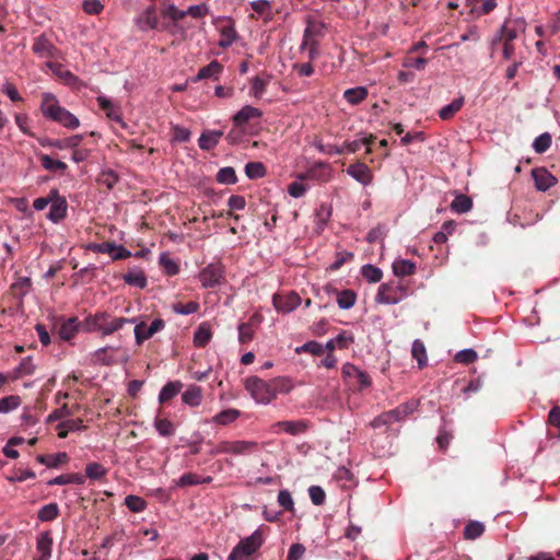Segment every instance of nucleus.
Instances as JSON below:
<instances>
[{"label": "nucleus", "instance_id": "obj_17", "mask_svg": "<svg viewBox=\"0 0 560 560\" xmlns=\"http://www.w3.org/2000/svg\"><path fill=\"white\" fill-rule=\"evenodd\" d=\"M419 406L416 400H409L400 404L395 409L388 411L392 422L404 421L409 415L415 412Z\"/></svg>", "mask_w": 560, "mask_h": 560}, {"label": "nucleus", "instance_id": "obj_51", "mask_svg": "<svg viewBox=\"0 0 560 560\" xmlns=\"http://www.w3.org/2000/svg\"><path fill=\"white\" fill-rule=\"evenodd\" d=\"M106 474L107 469L100 463L93 462L85 466V477L90 478L91 480H100L105 477Z\"/></svg>", "mask_w": 560, "mask_h": 560}, {"label": "nucleus", "instance_id": "obj_53", "mask_svg": "<svg viewBox=\"0 0 560 560\" xmlns=\"http://www.w3.org/2000/svg\"><path fill=\"white\" fill-rule=\"evenodd\" d=\"M125 504L129 511L133 513H140L145 510L147 502L141 497L129 494L125 498Z\"/></svg>", "mask_w": 560, "mask_h": 560}, {"label": "nucleus", "instance_id": "obj_38", "mask_svg": "<svg viewBox=\"0 0 560 560\" xmlns=\"http://www.w3.org/2000/svg\"><path fill=\"white\" fill-rule=\"evenodd\" d=\"M59 511L57 503H48L38 510L37 518L40 522H52L58 517Z\"/></svg>", "mask_w": 560, "mask_h": 560}, {"label": "nucleus", "instance_id": "obj_14", "mask_svg": "<svg viewBox=\"0 0 560 560\" xmlns=\"http://www.w3.org/2000/svg\"><path fill=\"white\" fill-rule=\"evenodd\" d=\"M136 24L141 31L155 30L159 24L156 9L154 5L148 7L137 19Z\"/></svg>", "mask_w": 560, "mask_h": 560}, {"label": "nucleus", "instance_id": "obj_7", "mask_svg": "<svg viewBox=\"0 0 560 560\" xmlns=\"http://www.w3.org/2000/svg\"><path fill=\"white\" fill-rule=\"evenodd\" d=\"M52 201H50V209L47 219L52 223H59L67 217L68 202L66 197L61 196L58 189H51Z\"/></svg>", "mask_w": 560, "mask_h": 560}, {"label": "nucleus", "instance_id": "obj_46", "mask_svg": "<svg viewBox=\"0 0 560 560\" xmlns=\"http://www.w3.org/2000/svg\"><path fill=\"white\" fill-rule=\"evenodd\" d=\"M518 34L520 33H517L514 27H511V24L509 22H505L501 26L499 33L493 38V44H497L501 39H503V42L513 43V40L518 36Z\"/></svg>", "mask_w": 560, "mask_h": 560}, {"label": "nucleus", "instance_id": "obj_19", "mask_svg": "<svg viewBox=\"0 0 560 560\" xmlns=\"http://www.w3.org/2000/svg\"><path fill=\"white\" fill-rule=\"evenodd\" d=\"M262 112L259 108L245 105L234 115L233 121L236 127H242L250 119L260 118Z\"/></svg>", "mask_w": 560, "mask_h": 560}, {"label": "nucleus", "instance_id": "obj_15", "mask_svg": "<svg viewBox=\"0 0 560 560\" xmlns=\"http://www.w3.org/2000/svg\"><path fill=\"white\" fill-rule=\"evenodd\" d=\"M52 537L50 532H43L38 535L36 540V551L39 555L35 560H49L52 550Z\"/></svg>", "mask_w": 560, "mask_h": 560}, {"label": "nucleus", "instance_id": "obj_11", "mask_svg": "<svg viewBox=\"0 0 560 560\" xmlns=\"http://www.w3.org/2000/svg\"><path fill=\"white\" fill-rule=\"evenodd\" d=\"M532 176L539 191H546L557 184V178L545 167L534 168Z\"/></svg>", "mask_w": 560, "mask_h": 560}, {"label": "nucleus", "instance_id": "obj_50", "mask_svg": "<svg viewBox=\"0 0 560 560\" xmlns=\"http://www.w3.org/2000/svg\"><path fill=\"white\" fill-rule=\"evenodd\" d=\"M245 174L249 179L262 178L266 175V167L261 162H248L245 165Z\"/></svg>", "mask_w": 560, "mask_h": 560}, {"label": "nucleus", "instance_id": "obj_54", "mask_svg": "<svg viewBox=\"0 0 560 560\" xmlns=\"http://www.w3.org/2000/svg\"><path fill=\"white\" fill-rule=\"evenodd\" d=\"M160 265L168 276H175L179 272L178 265L170 257L167 253H162L159 257Z\"/></svg>", "mask_w": 560, "mask_h": 560}, {"label": "nucleus", "instance_id": "obj_23", "mask_svg": "<svg viewBox=\"0 0 560 560\" xmlns=\"http://www.w3.org/2000/svg\"><path fill=\"white\" fill-rule=\"evenodd\" d=\"M122 280L125 283L139 289H144L148 284L144 271L138 267L129 269L128 272L122 276Z\"/></svg>", "mask_w": 560, "mask_h": 560}, {"label": "nucleus", "instance_id": "obj_49", "mask_svg": "<svg viewBox=\"0 0 560 560\" xmlns=\"http://www.w3.org/2000/svg\"><path fill=\"white\" fill-rule=\"evenodd\" d=\"M313 147L318 150V152L323 153V154H328V155H340V154H343L345 152V148L343 147H338V145H335V144H325L323 143V141L320 139H315L314 142H313Z\"/></svg>", "mask_w": 560, "mask_h": 560}, {"label": "nucleus", "instance_id": "obj_64", "mask_svg": "<svg viewBox=\"0 0 560 560\" xmlns=\"http://www.w3.org/2000/svg\"><path fill=\"white\" fill-rule=\"evenodd\" d=\"M268 82H269L268 79H264L260 77H255L252 80V90H253V94L256 98H260L264 95Z\"/></svg>", "mask_w": 560, "mask_h": 560}, {"label": "nucleus", "instance_id": "obj_32", "mask_svg": "<svg viewBox=\"0 0 560 560\" xmlns=\"http://www.w3.org/2000/svg\"><path fill=\"white\" fill-rule=\"evenodd\" d=\"M392 268L394 275L397 277L411 276L416 272V265L409 259H395Z\"/></svg>", "mask_w": 560, "mask_h": 560}, {"label": "nucleus", "instance_id": "obj_41", "mask_svg": "<svg viewBox=\"0 0 560 560\" xmlns=\"http://www.w3.org/2000/svg\"><path fill=\"white\" fill-rule=\"evenodd\" d=\"M79 324L77 317H70L67 322H65L60 329L59 336L62 340H70L74 337L78 331Z\"/></svg>", "mask_w": 560, "mask_h": 560}, {"label": "nucleus", "instance_id": "obj_20", "mask_svg": "<svg viewBox=\"0 0 560 560\" xmlns=\"http://www.w3.org/2000/svg\"><path fill=\"white\" fill-rule=\"evenodd\" d=\"M32 50L42 58H49L54 56L56 47L45 35H39L34 39Z\"/></svg>", "mask_w": 560, "mask_h": 560}, {"label": "nucleus", "instance_id": "obj_21", "mask_svg": "<svg viewBox=\"0 0 560 560\" xmlns=\"http://www.w3.org/2000/svg\"><path fill=\"white\" fill-rule=\"evenodd\" d=\"M96 101L109 119L122 124L121 112L116 103L105 96H97Z\"/></svg>", "mask_w": 560, "mask_h": 560}, {"label": "nucleus", "instance_id": "obj_26", "mask_svg": "<svg viewBox=\"0 0 560 560\" xmlns=\"http://www.w3.org/2000/svg\"><path fill=\"white\" fill-rule=\"evenodd\" d=\"M69 459L66 452H59L50 455H37L36 462L47 466L48 468H57L59 465L67 463Z\"/></svg>", "mask_w": 560, "mask_h": 560}, {"label": "nucleus", "instance_id": "obj_3", "mask_svg": "<svg viewBox=\"0 0 560 560\" xmlns=\"http://www.w3.org/2000/svg\"><path fill=\"white\" fill-rule=\"evenodd\" d=\"M409 295V285L401 280H392L378 287L375 302L396 305Z\"/></svg>", "mask_w": 560, "mask_h": 560}, {"label": "nucleus", "instance_id": "obj_9", "mask_svg": "<svg viewBox=\"0 0 560 560\" xmlns=\"http://www.w3.org/2000/svg\"><path fill=\"white\" fill-rule=\"evenodd\" d=\"M226 454L236 456H246L258 450V443L256 441L236 440L225 441Z\"/></svg>", "mask_w": 560, "mask_h": 560}, {"label": "nucleus", "instance_id": "obj_5", "mask_svg": "<svg viewBox=\"0 0 560 560\" xmlns=\"http://www.w3.org/2000/svg\"><path fill=\"white\" fill-rule=\"evenodd\" d=\"M245 389L258 404L267 405L272 400L270 381H264L258 376H250L245 380Z\"/></svg>", "mask_w": 560, "mask_h": 560}, {"label": "nucleus", "instance_id": "obj_58", "mask_svg": "<svg viewBox=\"0 0 560 560\" xmlns=\"http://www.w3.org/2000/svg\"><path fill=\"white\" fill-rule=\"evenodd\" d=\"M162 28L173 36H178L180 38H186L187 36V27L182 25L179 21L164 23Z\"/></svg>", "mask_w": 560, "mask_h": 560}, {"label": "nucleus", "instance_id": "obj_61", "mask_svg": "<svg viewBox=\"0 0 560 560\" xmlns=\"http://www.w3.org/2000/svg\"><path fill=\"white\" fill-rule=\"evenodd\" d=\"M296 353L310 352L315 355H320L324 352V346L317 341H308L295 349Z\"/></svg>", "mask_w": 560, "mask_h": 560}, {"label": "nucleus", "instance_id": "obj_62", "mask_svg": "<svg viewBox=\"0 0 560 560\" xmlns=\"http://www.w3.org/2000/svg\"><path fill=\"white\" fill-rule=\"evenodd\" d=\"M163 15L168 18L171 22H177L180 21L186 16L185 10H179L175 4H168L163 10Z\"/></svg>", "mask_w": 560, "mask_h": 560}, {"label": "nucleus", "instance_id": "obj_27", "mask_svg": "<svg viewBox=\"0 0 560 560\" xmlns=\"http://www.w3.org/2000/svg\"><path fill=\"white\" fill-rule=\"evenodd\" d=\"M85 477L80 472L63 474L50 479L48 486H63V485H83Z\"/></svg>", "mask_w": 560, "mask_h": 560}, {"label": "nucleus", "instance_id": "obj_63", "mask_svg": "<svg viewBox=\"0 0 560 560\" xmlns=\"http://www.w3.org/2000/svg\"><path fill=\"white\" fill-rule=\"evenodd\" d=\"M308 495L311 498V501L315 505H322L325 502V499H326L325 491L319 486H311L308 488Z\"/></svg>", "mask_w": 560, "mask_h": 560}, {"label": "nucleus", "instance_id": "obj_36", "mask_svg": "<svg viewBox=\"0 0 560 560\" xmlns=\"http://www.w3.org/2000/svg\"><path fill=\"white\" fill-rule=\"evenodd\" d=\"M237 37V33L233 25L223 26L220 28V39L218 45L221 48H229L233 45Z\"/></svg>", "mask_w": 560, "mask_h": 560}, {"label": "nucleus", "instance_id": "obj_56", "mask_svg": "<svg viewBox=\"0 0 560 560\" xmlns=\"http://www.w3.org/2000/svg\"><path fill=\"white\" fill-rule=\"evenodd\" d=\"M82 140V135H74L63 140H55L50 144L60 150L68 148L74 149L81 143Z\"/></svg>", "mask_w": 560, "mask_h": 560}, {"label": "nucleus", "instance_id": "obj_34", "mask_svg": "<svg viewBox=\"0 0 560 560\" xmlns=\"http://www.w3.org/2000/svg\"><path fill=\"white\" fill-rule=\"evenodd\" d=\"M48 67L52 69L54 73L60 78L66 84L74 86L79 82V78L71 71L65 69L61 65H55L49 62Z\"/></svg>", "mask_w": 560, "mask_h": 560}, {"label": "nucleus", "instance_id": "obj_52", "mask_svg": "<svg viewBox=\"0 0 560 560\" xmlns=\"http://www.w3.org/2000/svg\"><path fill=\"white\" fill-rule=\"evenodd\" d=\"M412 357L417 360L419 368L427 365V351L423 342L416 339L411 347Z\"/></svg>", "mask_w": 560, "mask_h": 560}, {"label": "nucleus", "instance_id": "obj_39", "mask_svg": "<svg viewBox=\"0 0 560 560\" xmlns=\"http://www.w3.org/2000/svg\"><path fill=\"white\" fill-rule=\"evenodd\" d=\"M355 301L357 294L352 290H342L337 293V304L340 310H350Z\"/></svg>", "mask_w": 560, "mask_h": 560}, {"label": "nucleus", "instance_id": "obj_13", "mask_svg": "<svg viewBox=\"0 0 560 560\" xmlns=\"http://www.w3.org/2000/svg\"><path fill=\"white\" fill-rule=\"evenodd\" d=\"M347 173L353 179H355L357 182H359L360 184H362L364 186L370 185L373 180L372 172L369 168V166L365 165L364 163L358 162V163L351 164L347 168Z\"/></svg>", "mask_w": 560, "mask_h": 560}, {"label": "nucleus", "instance_id": "obj_10", "mask_svg": "<svg viewBox=\"0 0 560 560\" xmlns=\"http://www.w3.org/2000/svg\"><path fill=\"white\" fill-rule=\"evenodd\" d=\"M165 327V322L161 318L154 319L150 326L145 329V334H142V329L145 328L143 322L137 323L133 329L135 339L137 345L143 343L144 340L151 338L154 334L161 331Z\"/></svg>", "mask_w": 560, "mask_h": 560}, {"label": "nucleus", "instance_id": "obj_6", "mask_svg": "<svg viewBox=\"0 0 560 560\" xmlns=\"http://www.w3.org/2000/svg\"><path fill=\"white\" fill-rule=\"evenodd\" d=\"M223 275V265L220 261H213L200 270L198 279L202 288H214L221 283Z\"/></svg>", "mask_w": 560, "mask_h": 560}, {"label": "nucleus", "instance_id": "obj_55", "mask_svg": "<svg viewBox=\"0 0 560 560\" xmlns=\"http://www.w3.org/2000/svg\"><path fill=\"white\" fill-rule=\"evenodd\" d=\"M552 139L549 132L538 136L533 142V149L536 153H545L551 145Z\"/></svg>", "mask_w": 560, "mask_h": 560}, {"label": "nucleus", "instance_id": "obj_8", "mask_svg": "<svg viewBox=\"0 0 560 560\" xmlns=\"http://www.w3.org/2000/svg\"><path fill=\"white\" fill-rule=\"evenodd\" d=\"M90 248L95 253L108 254L114 260L126 259L131 256L129 249L114 242L94 243L90 245Z\"/></svg>", "mask_w": 560, "mask_h": 560}, {"label": "nucleus", "instance_id": "obj_42", "mask_svg": "<svg viewBox=\"0 0 560 560\" xmlns=\"http://www.w3.org/2000/svg\"><path fill=\"white\" fill-rule=\"evenodd\" d=\"M42 166L50 172H65L68 168V165L60 161V160H54L48 154H40L39 155Z\"/></svg>", "mask_w": 560, "mask_h": 560}, {"label": "nucleus", "instance_id": "obj_25", "mask_svg": "<svg viewBox=\"0 0 560 560\" xmlns=\"http://www.w3.org/2000/svg\"><path fill=\"white\" fill-rule=\"evenodd\" d=\"M212 337L211 326L209 323H201L194 332V345L198 348L206 347Z\"/></svg>", "mask_w": 560, "mask_h": 560}, {"label": "nucleus", "instance_id": "obj_1", "mask_svg": "<svg viewBox=\"0 0 560 560\" xmlns=\"http://www.w3.org/2000/svg\"><path fill=\"white\" fill-rule=\"evenodd\" d=\"M137 318L115 317L107 312H97L84 319V327L90 332H101L102 336H109L120 330L127 324H136Z\"/></svg>", "mask_w": 560, "mask_h": 560}, {"label": "nucleus", "instance_id": "obj_33", "mask_svg": "<svg viewBox=\"0 0 560 560\" xmlns=\"http://www.w3.org/2000/svg\"><path fill=\"white\" fill-rule=\"evenodd\" d=\"M292 389L291 381L287 377H276L270 380V392L272 400L280 394H287Z\"/></svg>", "mask_w": 560, "mask_h": 560}, {"label": "nucleus", "instance_id": "obj_35", "mask_svg": "<svg viewBox=\"0 0 560 560\" xmlns=\"http://www.w3.org/2000/svg\"><path fill=\"white\" fill-rule=\"evenodd\" d=\"M366 96L368 89L365 86L351 88L346 90L343 93L345 100L352 105L360 104L366 98Z\"/></svg>", "mask_w": 560, "mask_h": 560}, {"label": "nucleus", "instance_id": "obj_45", "mask_svg": "<svg viewBox=\"0 0 560 560\" xmlns=\"http://www.w3.org/2000/svg\"><path fill=\"white\" fill-rule=\"evenodd\" d=\"M217 182L222 185H233L237 182L235 170L232 166H225L218 171Z\"/></svg>", "mask_w": 560, "mask_h": 560}, {"label": "nucleus", "instance_id": "obj_48", "mask_svg": "<svg viewBox=\"0 0 560 560\" xmlns=\"http://www.w3.org/2000/svg\"><path fill=\"white\" fill-rule=\"evenodd\" d=\"M485 525L478 521H470L464 529L466 539L474 540L479 538L485 533Z\"/></svg>", "mask_w": 560, "mask_h": 560}, {"label": "nucleus", "instance_id": "obj_18", "mask_svg": "<svg viewBox=\"0 0 560 560\" xmlns=\"http://www.w3.org/2000/svg\"><path fill=\"white\" fill-rule=\"evenodd\" d=\"M273 428H278L290 435H299L306 432L308 429V423L305 420H284L276 422Z\"/></svg>", "mask_w": 560, "mask_h": 560}, {"label": "nucleus", "instance_id": "obj_44", "mask_svg": "<svg viewBox=\"0 0 560 560\" xmlns=\"http://www.w3.org/2000/svg\"><path fill=\"white\" fill-rule=\"evenodd\" d=\"M153 425L161 436H172L175 433L174 424L166 418L156 417Z\"/></svg>", "mask_w": 560, "mask_h": 560}, {"label": "nucleus", "instance_id": "obj_28", "mask_svg": "<svg viewBox=\"0 0 560 560\" xmlns=\"http://www.w3.org/2000/svg\"><path fill=\"white\" fill-rule=\"evenodd\" d=\"M465 104V97L464 95H459L458 97L454 98L450 104L443 106L439 110V117L442 120H448L454 117V115L462 109V107Z\"/></svg>", "mask_w": 560, "mask_h": 560}, {"label": "nucleus", "instance_id": "obj_37", "mask_svg": "<svg viewBox=\"0 0 560 560\" xmlns=\"http://www.w3.org/2000/svg\"><path fill=\"white\" fill-rule=\"evenodd\" d=\"M374 139L375 138L373 136H369V137L363 136V137L352 140V141H346L343 148H345V150L347 149L348 152L354 153V152L359 151L361 148L366 147V152L370 153L371 152L370 145L374 141Z\"/></svg>", "mask_w": 560, "mask_h": 560}, {"label": "nucleus", "instance_id": "obj_29", "mask_svg": "<svg viewBox=\"0 0 560 560\" xmlns=\"http://www.w3.org/2000/svg\"><path fill=\"white\" fill-rule=\"evenodd\" d=\"M223 136L222 131H206L202 132L198 139V144L201 150L210 151L217 147L220 138Z\"/></svg>", "mask_w": 560, "mask_h": 560}, {"label": "nucleus", "instance_id": "obj_24", "mask_svg": "<svg viewBox=\"0 0 560 560\" xmlns=\"http://www.w3.org/2000/svg\"><path fill=\"white\" fill-rule=\"evenodd\" d=\"M222 71L223 66L218 60H212L209 65L199 69L197 75L192 79V81L198 82L203 79L218 80Z\"/></svg>", "mask_w": 560, "mask_h": 560}, {"label": "nucleus", "instance_id": "obj_4", "mask_svg": "<svg viewBox=\"0 0 560 560\" xmlns=\"http://www.w3.org/2000/svg\"><path fill=\"white\" fill-rule=\"evenodd\" d=\"M264 538L260 529H256L250 536L243 538L233 548L228 560H243L255 553L262 545Z\"/></svg>", "mask_w": 560, "mask_h": 560}, {"label": "nucleus", "instance_id": "obj_22", "mask_svg": "<svg viewBox=\"0 0 560 560\" xmlns=\"http://www.w3.org/2000/svg\"><path fill=\"white\" fill-rule=\"evenodd\" d=\"M183 383L180 381L167 382L160 390L158 396L159 404L163 405L175 396H177L183 389Z\"/></svg>", "mask_w": 560, "mask_h": 560}, {"label": "nucleus", "instance_id": "obj_47", "mask_svg": "<svg viewBox=\"0 0 560 560\" xmlns=\"http://www.w3.org/2000/svg\"><path fill=\"white\" fill-rule=\"evenodd\" d=\"M255 316L250 318L248 323H241L237 327L238 330V341L242 345L248 343L254 338V328H253V320Z\"/></svg>", "mask_w": 560, "mask_h": 560}, {"label": "nucleus", "instance_id": "obj_43", "mask_svg": "<svg viewBox=\"0 0 560 560\" xmlns=\"http://www.w3.org/2000/svg\"><path fill=\"white\" fill-rule=\"evenodd\" d=\"M361 275L366 281L371 283H377L383 278V271L378 267L371 264L362 266Z\"/></svg>", "mask_w": 560, "mask_h": 560}, {"label": "nucleus", "instance_id": "obj_31", "mask_svg": "<svg viewBox=\"0 0 560 560\" xmlns=\"http://www.w3.org/2000/svg\"><path fill=\"white\" fill-rule=\"evenodd\" d=\"M472 208V200L464 194H456L454 200L450 205V209L458 214L467 213Z\"/></svg>", "mask_w": 560, "mask_h": 560}, {"label": "nucleus", "instance_id": "obj_60", "mask_svg": "<svg viewBox=\"0 0 560 560\" xmlns=\"http://www.w3.org/2000/svg\"><path fill=\"white\" fill-rule=\"evenodd\" d=\"M334 342L339 349H348L354 342V336L352 332L342 330L334 338Z\"/></svg>", "mask_w": 560, "mask_h": 560}, {"label": "nucleus", "instance_id": "obj_57", "mask_svg": "<svg viewBox=\"0 0 560 560\" xmlns=\"http://www.w3.org/2000/svg\"><path fill=\"white\" fill-rule=\"evenodd\" d=\"M21 404V398L19 396H5L0 399V413H7L16 409Z\"/></svg>", "mask_w": 560, "mask_h": 560}, {"label": "nucleus", "instance_id": "obj_59", "mask_svg": "<svg viewBox=\"0 0 560 560\" xmlns=\"http://www.w3.org/2000/svg\"><path fill=\"white\" fill-rule=\"evenodd\" d=\"M477 358V352L471 348L463 349L455 354V361L463 364L474 363Z\"/></svg>", "mask_w": 560, "mask_h": 560}, {"label": "nucleus", "instance_id": "obj_2", "mask_svg": "<svg viewBox=\"0 0 560 560\" xmlns=\"http://www.w3.org/2000/svg\"><path fill=\"white\" fill-rule=\"evenodd\" d=\"M43 115L69 129H77L80 126L79 118L65 107L60 106L51 93H44L40 105Z\"/></svg>", "mask_w": 560, "mask_h": 560}, {"label": "nucleus", "instance_id": "obj_30", "mask_svg": "<svg viewBox=\"0 0 560 560\" xmlns=\"http://www.w3.org/2000/svg\"><path fill=\"white\" fill-rule=\"evenodd\" d=\"M241 417V411L235 408H229L218 412L211 422L219 425H229L235 422Z\"/></svg>", "mask_w": 560, "mask_h": 560}, {"label": "nucleus", "instance_id": "obj_40", "mask_svg": "<svg viewBox=\"0 0 560 560\" xmlns=\"http://www.w3.org/2000/svg\"><path fill=\"white\" fill-rule=\"evenodd\" d=\"M211 481H212V477H210V476L200 478L196 474L188 472V474H184L183 476H180V478L176 481V485L178 487H187V486H196V485H200V483H209Z\"/></svg>", "mask_w": 560, "mask_h": 560}, {"label": "nucleus", "instance_id": "obj_16", "mask_svg": "<svg viewBox=\"0 0 560 560\" xmlns=\"http://www.w3.org/2000/svg\"><path fill=\"white\" fill-rule=\"evenodd\" d=\"M203 399L202 388L196 384L187 386L185 392L182 393V401L189 407H199Z\"/></svg>", "mask_w": 560, "mask_h": 560}, {"label": "nucleus", "instance_id": "obj_12", "mask_svg": "<svg viewBox=\"0 0 560 560\" xmlns=\"http://www.w3.org/2000/svg\"><path fill=\"white\" fill-rule=\"evenodd\" d=\"M301 303L300 296L292 292L288 295H275L273 296V306L278 312L281 313H291L293 312Z\"/></svg>", "mask_w": 560, "mask_h": 560}]
</instances>
